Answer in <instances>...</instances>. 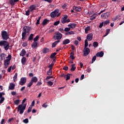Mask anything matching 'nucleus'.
Here are the masks:
<instances>
[{
    "label": "nucleus",
    "instance_id": "nucleus-1",
    "mask_svg": "<svg viewBox=\"0 0 124 124\" xmlns=\"http://www.w3.org/2000/svg\"><path fill=\"white\" fill-rule=\"evenodd\" d=\"M30 31H31V27L28 26H25L22 29V38L21 39L25 40L27 38V35L30 34Z\"/></svg>",
    "mask_w": 124,
    "mask_h": 124
},
{
    "label": "nucleus",
    "instance_id": "nucleus-2",
    "mask_svg": "<svg viewBox=\"0 0 124 124\" xmlns=\"http://www.w3.org/2000/svg\"><path fill=\"white\" fill-rule=\"evenodd\" d=\"M26 100L27 99L24 98L22 100V104L19 105L17 108V111L19 112V114H20V115H22V114L24 113V110H26V107H27V104H25L24 105H23V104H24V103L26 102Z\"/></svg>",
    "mask_w": 124,
    "mask_h": 124
},
{
    "label": "nucleus",
    "instance_id": "nucleus-3",
    "mask_svg": "<svg viewBox=\"0 0 124 124\" xmlns=\"http://www.w3.org/2000/svg\"><path fill=\"white\" fill-rule=\"evenodd\" d=\"M0 46H1V47L3 46L4 49H5L6 51H7V50L9 49V43L7 41H0Z\"/></svg>",
    "mask_w": 124,
    "mask_h": 124
},
{
    "label": "nucleus",
    "instance_id": "nucleus-4",
    "mask_svg": "<svg viewBox=\"0 0 124 124\" xmlns=\"http://www.w3.org/2000/svg\"><path fill=\"white\" fill-rule=\"evenodd\" d=\"M59 12H60V10L58 9H57L53 12H51L50 13L51 18H55L56 16H57V17H60V16H61V13H59Z\"/></svg>",
    "mask_w": 124,
    "mask_h": 124
},
{
    "label": "nucleus",
    "instance_id": "nucleus-5",
    "mask_svg": "<svg viewBox=\"0 0 124 124\" xmlns=\"http://www.w3.org/2000/svg\"><path fill=\"white\" fill-rule=\"evenodd\" d=\"M1 35L3 40H7V39H9V34H8V32L6 31H2L1 32Z\"/></svg>",
    "mask_w": 124,
    "mask_h": 124
},
{
    "label": "nucleus",
    "instance_id": "nucleus-6",
    "mask_svg": "<svg viewBox=\"0 0 124 124\" xmlns=\"http://www.w3.org/2000/svg\"><path fill=\"white\" fill-rule=\"evenodd\" d=\"M62 38V34L60 32H56L55 33V35L53 36L54 39L55 40H61Z\"/></svg>",
    "mask_w": 124,
    "mask_h": 124
},
{
    "label": "nucleus",
    "instance_id": "nucleus-7",
    "mask_svg": "<svg viewBox=\"0 0 124 124\" xmlns=\"http://www.w3.org/2000/svg\"><path fill=\"white\" fill-rule=\"evenodd\" d=\"M91 52V50H90V48L88 47H84V49H83V56L84 57H86L90 54Z\"/></svg>",
    "mask_w": 124,
    "mask_h": 124
},
{
    "label": "nucleus",
    "instance_id": "nucleus-8",
    "mask_svg": "<svg viewBox=\"0 0 124 124\" xmlns=\"http://www.w3.org/2000/svg\"><path fill=\"white\" fill-rule=\"evenodd\" d=\"M26 82H27V78H21L19 82V84L20 85V86H24V85L26 84Z\"/></svg>",
    "mask_w": 124,
    "mask_h": 124
},
{
    "label": "nucleus",
    "instance_id": "nucleus-9",
    "mask_svg": "<svg viewBox=\"0 0 124 124\" xmlns=\"http://www.w3.org/2000/svg\"><path fill=\"white\" fill-rule=\"evenodd\" d=\"M110 16V13L107 12L106 13H103L101 15V17L102 19H107L108 17Z\"/></svg>",
    "mask_w": 124,
    "mask_h": 124
},
{
    "label": "nucleus",
    "instance_id": "nucleus-10",
    "mask_svg": "<svg viewBox=\"0 0 124 124\" xmlns=\"http://www.w3.org/2000/svg\"><path fill=\"white\" fill-rule=\"evenodd\" d=\"M10 63V61H9V60H5L4 61V68H5V69H6V68H7V67H8V65H9Z\"/></svg>",
    "mask_w": 124,
    "mask_h": 124
},
{
    "label": "nucleus",
    "instance_id": "nucleus-11",
    "mask_svg": "<svg viewBox=\"0 0 124 124\" xmlns=\"http://www.w3.org/2000/svg\"><path fill=\"white\" fill-rule=\"evenodd\" d=\"M93 33H89L87 35L86 39L88 40V41H92V40H93Z\"/></svg>",
    "mask_w": 124,
    "mask_h": 124
},
{
    "label": "nucleus",
    "instance_id": "nucleus-12",
    "mask_svg": "<svg viewBox=\"0 0 124 124\" xmlns=\"http://www.w3.org/2000/svg\"><path fill=\"white\" fill-rule=\"evenodd\" d=\"M104 55L103 51H100L96 54L97 57H99L100 58H102Z\"/></svg>",
    "mask_w": 124,
    "mask_h": 124
},
{
    "label": "nucleus",
    "instance_id": "nucleus-13",
    "mask_svg": "<svg viewBox=\"0 0 124 124\" xmlns=\"http://www.w3.org/2000/svg\"><path fill=\"white\" fill-rule=\"evenodd\" d=\"M76 24L73 23H70L68 25V27H70L71 29H75L76 28Z\"/></svg>",
    "mask_w": 124,
    "mask_h": 124
},
{
    "label": "nucleus",
    "instance_id": "nucleus-14",
    "mask_svg": "<svg viewBox=\"0 0 124 124\" xmlns=\"http://www.w3.org/2000/svg\"><path fill=\"white\" fill-rule=\"evenodd\" d=\"M38 80V79L36 77H33L31 79V81L32 83H36L37 81Z\"/></svg>",
    "mask_w": 124,
    "mask_h": 124
},
{
    "label": "nucleus",
    "instance_id": "nucleus-15",
    "mask_svg": "<svg viewBox=\"0 0 124 124\" xmlns=\"http://www.w3.org/2000/svg\"><path fill=\"white\" fill-rule=\"evenodd\" d=\"M27 53V52L26 51V50L25 49H23L21 51L20 53V56L21 57H24L25 55Z\"/></svg>",
    "mask_w": 124,
    "mask_h": 124
},
{
    "label": "nucleus",
    "instance_id": "nucleus-16",
    "mask_svg": "<svg viewBox=\"0 0 124 124\" xmlns=\"http://www.w3.org/2000/svg\"><path fill=\"white\" fill-rule=\"evenodd\" d=\"M73 8L74 9V10H76V11L78 12H80V11H81V10H82V9H81V7H78L77 6H73Z\"/></svg>",
    "mask_w": 124,
    "mask_h": 124
},
{
    "label": "nucleus",
    "instance_id": "nucleus-17",
    "mask_svg": "<svg viewBox=\"0 0 124 124\" xmlns=\"http://www.w3.org/2000/svg\"><path fill=\"white\" fill-rule=\"evenodd\" d=\"M49 22V20L47 19L46 18L44 19V20L42 22V26H46L48 24V22Z\"/></svg>",
    "mask_w": 124,
    "mask_h": 124
},
{
    "label": "nucleus",
    "instance_id": "nucleus-18",
    "mask_svg": "<svg viewBox=\"0 0 124 124\" xmlns=\"http://www.w3.org/2000/svg\"><path fill=\"white\" fill-rule=\"evenodd\" d=\"M70 43V40L68 39H66L65 40H64L62 42V44L63 45H66V44H68Z\"/></svg>",
    "mask_w": 124,
    "mask_h": 124
},
{
    "label": "nucleus",
    "instance_id": "nucleus-19",
    "mask_svg": "<svg viewBox=\"0 0 124 124\" xmlns=\"http://www.w3.org/2000/svg\"><path fill=\"white\" fill-rule=\"evenodd\" d=\"M14 88H15V84H14V83H10V85L9 86V89L13 90H14Z\"/></svg>",
    "mask_w": 124,
    "mask_h": 124
},
{
    "label": "nucleus",
    "instance_id": "nucleus-20",
    "mask_svg": "<svg viewBox=\"0 0 124 124\" xmlns=\"http://www.w3.org/2000/svg\"><path fill=\"white\" fill-rule=\"evenodd\" d=\"M26 62H27V60L26 59V57H23L21 59V63L23 65H25L26 64Z\"/></svg>",
    "mask_w": 124,
    "mask_h": 124
},
{
    "label": "nucleus",
    "instance_id": "nucleus-21",
    "mask_svg": "<svg viewBox=\"0 0 124 124\" xmlns=\"http://www.w3.org/2000/svg\"><path fill=\"white\" fill-rule=\"evenodd\" d=\"M37 45H38V43H37L36 42H34L31 44V47L32 48H37Z\"/></svg>",
    "mask_w": 124,
    "mask_h": 124
},
{
    "label": "nucleus",
    "instance_id": "nucleus-22",
    "mask_svg": "<svg viewBox=\"0 0 124 124\" xmlns=\"http://www.w3.org/2000/svg\"><path fill=\"white\" fill-rule=\"evenodd\" d=\"M50 50V49L47 48V47H45L43 48L42 52L43 54H46V53H48L49 51Z\"/></svg>",
    "mask_w": 124,
    "mask_h": 124
},
{
    "label": "nucleus",
    "instance_id": "nucleus-23",
    "mask_svg": "<svg viewBox=\"0 0 124 124\" xmlns=\"http://www.w3.org/2000/svg\"><path fill=\"white\" fill-rule=\"evenodd\" d=\"M60 41H60V40H58V41L54 42L52 45V48H55V47L56 46L57 44H58V43H60Z\"/></svg>",
    "mask_w": 124,
    "mask_h": 124
},
{
    "label": "nucleus",
    "instance_id": "nucleus-24",
    "mask_svg": "<svg viewBox=\"0 0 124 124\" xmlns=\"http://www.w3.org/2000/svg\"><path fill=\"white\" fill-rule=\"evenodd\" d=\"M36 6L35 5H32L30 6V9H31V11H33V10H35Z\"/></svg>",
    "mask_w": 124,
    "mask_h": 124
},
{
    "label": "nucleus",
    "instance_id": "nucleus-25",
    "mask_svg": "<svg viewBox=\"0 0 124 124\" xmlns=\"http://www.w3.org/2000/svg\"><path fill=\"white\" fill-rule=\"evenodd\" d=\"M33 34H31L28 38V41H31L33 39Z\"/></svg>",
    "mask_w": 124,
    "mask_h": 124
},
{
    "label": "nucleus",
    "instance_id": "nucleus-26",
    "mask_svg": "<svg viewBox=\"0 0 124 124\" xmlns=\"http://www.w3.org/2000/svg\"><path fill=\"white\" fill-rule=\"evenodd\" d=\"M71 34H74V32L73 31H68L65 33L66 35H71Z\"/></svg>",
    "mask_w": 124,
    "mask_h": 124
},
{
    "label": "nucleus",
    "instance_id": "nucleus-27",
    "mask_svg": "<svg viewBox=\"0 0 124 124\" xmlns=\"http://www.w3.org/2000/svg\"><path fill=\"white\" fill-rule=\"evenodd\" d=\"M57 55V52L52 53L50 56V59H54L55 58V56Z\"/></svg>",
    "mask_w": 124,
    "mask_h": 124
},
{
    "label": "nucleus",
    "instance_id": "nucleus-28",
    "mask_svg": "<svg viewBox=\"0 0 124 124\" xmlns=\"http://www.w3.org/2000/svg\"><path fill=\"white\" fill-rule=\"evenodd\" d=\"M71 66L72 67H71V70L72 71H75V69H76V67H75V64H72Z\"/></svg>",
    "mask_w": 124,
    "mask_h": 124
},
{
    "label": "nucleus",
    "instance_id": "nucleus-29",
    "mask_svg": "<svg viewBox=\"0 0 124 124\" xmlns=\"http://www.w3.org/2000/svg\"><path fill=\"white\" fill-rule=\"evenodd\" d=\"M103 24H104V26H107L108 24H110V20H106L103 22Z\"/></svg>",
    "mask_w": 124,
    "mask_h": 124
},
{
    "label": "nucleus",
    "instance_id": "nucleus-30",
    "mask_svg": "<svg viewBox=\"0 0 124 124\" xmlns=\"http://www.w3.org/2000/svg\"><path fill=\"white\" fill-rule=\"evenodd\" d=\"M93 45L94 48H96L98 46V43L97 42H94Z\"/></svg>",
    "mask_w": 124,
    "mask_h": 124
},
{
    "label": "nucleus",
    "instance_id": "nucleus-31",
    "mask_svg": "<svg viewBox=\"0 0 124 124\" xmlns=\"http://www.w3.org/2000/svg\"><path fill=\"white\" fill-rule=\"evenodd\" d=\"M47 75H52V68H49V70L47 72Z\"/></svg>",
    "mask_w": 124,
    "mask_h": 124
},
{
    "label": "nucleus",
    "instance_id": "nucleus-32",
    "mask_svg": "<svg viewBox=\"0 0 124 124\" xmlns=\"http://www.w3.org/2000/svg\"><path fill=\"white\" fill-rule=\"evenodd\" d=\"M88 45H89V44L88 43V40L86 39L85 40L84 48H87Z\"/></svg>",
    "mask_w": 124,
    "mask_h": 124
},
{
    "label": "nucleus",
    "instance_id": "nucleus-33",
    "mask_svg": "<svg viewBox=\"0 0 124 124\" xmlns=\"http://www.w3.org/2000/svg\"><path fill=\"white\" fill-rule=\"evenodd\" d=\"M91 30V27L90 26H88L85 29V33H88V31Z\"/></svg>",
    "mask_w": 124,
    "mask_h": 124
},
{
    "label": "nucleus",
    "instance_id": "nucleus-34",
    "mask_svg": "<svg viewBox=\"0 0 124 124\" xmlns=\"http://www.w3.org/2000/svg\"><path fill=\"white\" fill-rule=\"evenodd\" d=\"M70 75H71L70 74H67L66 75V81H67V80H69V79H70Z\"/></svg>",
    "mask_w": 124,
    "mask_h": 124
},
{
    "label": "nucleus",
    "instance_id": "nucleus-35",
    "mask_svg": "<svg viewBox=\"0 0 124 124\" xmlns=\"http://www.w3.org/2000/svg\"><path fill=\"white\" fill-rule=\"evenodd\" d=\"M110 32V29H107L106 32L105 33V34L104 35V37L107 36L108 34H109V33Z\"/></svg>",
    "mask_w": 124,
    "mask_h": 124
},
{
    "label": "nucleus",
    "instance_id": "nucleus-36",
    "mask_svg": "<svg viewBox=\"0 0 124 124\" xmlns=\"http://www.w3.org/2000/svg\"><path fill=\"white\" fill-rule=\"evenodd\" d=\"M96 55L94 56L93 58H92V63H93V62H95V60H96Z\"/></svg>",
    "mask_w": 124,
    "mask_h": 124
},
{
    "label": "nucleus",
    "instance_id": "nucleus-37",
    "mask_svg": "<svg viewBox=\"0 0 124 124\" xmlns=\"http://www.w3.org/2000/svg\"><path fill=\"white\" fill-rule=\"evenodd\" d=\"M39 39V35H37L34 39L33 41L34 42H36Z\"/></svg>",
    "mask_w": 124,
    "mask_h": 124
},
{
    "label": "nucleus",
    "instance_id": "nucleus-38",
    "mask_svg": "<svg viewBox=\"0 0 124 124\" xmlns=\"http://www.w3.org/2000/svg\"><path fill=\"white\" fill-rule=\"evenodd\" d=\"M31 109H32V107H31V106H30L28 108V113H31Z\"/></svg>",
    "mask_w": 124,
    "mask_h": 124
},
{
    "label": "nucleus",
    "instance_id": "nucleus-39",
    "mask_svg": "<svg viewBox=\"0 0 124 124\" xmlns=\"http://www.w3.org/2000/svg\"><path fill=\"white\" fill-rule=\"evenodd\" d=\"M32 84H33V82H32L31 80L30 82L27 84L28 88H31Z\"/></svg>",
    "mask_w": 124,
    "mask_h": 124
},
{
    "label": "nucleus",
    "instance_id": "nucleus-40",
    "mask_svg": "<svg viewBox=\"0 0 124 124\" xmlns=\"http://www.w3.org/2000/svg\"><path fill=\"white\" fill-rule=\"evenodd\" d=\"M19 103H20V100L19 99L16 100L14 101V104H15V105H18Z\"/></svg>",
    "mask_w": 124,
    "mask_h": 124
},
{
    "label": "nucleus",
    "instance_id": "nucleus-41",
    "mask_svg": "<svg viewBox=\"0 0 124 124\" xmlns=\"http://www.w3.org/2000/svg\"><path fill=\"white\" fill-rule=\"evenodd\" d=\"M9 3L11 5H14L15 4V2H14V0H10Z\"/></svg>",
    "mask_w": 124,
    "mask_h": 124
},
{
    "label": "nucleus",
    "instance_id": "nucleus-42",
    "mask_svg": "<svg viewBox=\"0 0 124 124\" xmlns=\"http://www.w3.org/2000/svg\"><path fill=\"white\" fill-rule=\"evenodd\" d=\"M71 29V28L69 27V28H64V31H66L67 32L69 31H70Z\"/></svg>",
    "mask_w": 124,
    "mask_h": 124
},
{
    "label": "nucleus",
    "instance_id": "nucleus-43",
    "mask_svg": "<svg viewBox=\"0 0 124 124\" xmlns=\"http://www.w3.org/2000/svg\"><path fill=\"white\" fill-rule=\"evenodd\" d=\"M74 44L76 46H78V45H79V42L78 40H75L74 42Z\"/></svg>",
    "mask_w": 124,
    "mask_h": 124
},
{
    "label": "nucleus",
    "instance_id": "nucleus-44",
    "mask_svg": "<svg viewBox=\"0 0 124 124\" xmlns=\"http://www.w3.org/2000/svg\"><path fill=\"white\" fill-rule=\"evenodd\" d=\"M41 17H39V18L37 20L36 23V25H39V24H40V19H41Z\"/></svg>",
    "mask_w": 124,
    "mask_h": 124
},
{
    "label": "nucleus",
    "instance_id": "nucleus-45",
    "mask_svg": "<svg viewBox=\"0 0 124 124\" xmlns=\"http://www.w3.org/2000/svg\"><path fill=\"white\" fill-rule=\"evenodd\" d=\"M61 22H62V24H65V23H66V19L62 18L61 19Z\"/></svg>",
    "mask_w": 124,
    "mask_h": 124
},
{
    "label": "nucleus",
    "instance_id": "nucleus-46",
    "mask_svg": "<svg viewBox=\"0 0 124 124\" xmlns=\"http://www.w3.org/2000/svg\"><path fill=\"white\" fill-rule=\"evenodd\" d=\"M55 64V63H54V62H52L48 66V67H49V68H51V69L53 68V65Z\"/></svg>",
    "mask_w": 124,
    "mask_h": 124
},
{
    "label": "nucleus",
    "instance_id": "nucleus-47",
    "mask_svg": "<svg viewBox=\"0 0 124 124\" xmlns=\"http://www.w3.org/2000/svg\"><path fill=\"white\" fill-rule=\"evenodd\" d=\"M23 123H24V124H28V123H29V119L28 118H26L23 120Z\"/></svg>",
    "mask_w": 124,
    "mask_h": 124
},
{
    "label": "nucleus",
    "instance_id": "nucleus-48",
    "mask_svg": "<svg viewBox=\"0 0 124 124\" xmlns=\"http://www.w3.org/2000/svg\"><path fill=\"white\" fill-rule=\"evenodd\" d=\"M26 46H28V42H24L22 44V46L23 47H26Z\"/></svg>",
    "mask_w": 124,
    "mask_h": 124
},
{
    "label": "nucleus",
    "instance_id": "nucleus-49",
    "mask_svg": "<svg viewBox=\"0 0 124 124\" xmlns=\"http://www.w3.org/2000/svg\"><path fill=\"white\" fill-rule=\"evenodd\" d=\"M41 85H42V82H41V80H39L37 83L36 86H41Z\"/></svg>",
    "mask_w": 124,
    "mask_h": 124
},
{
    "label": "nucleus",
    "instance_id": "nucleus-50",
    "mask_svg": "<svg viewBox=\"0 0 124 124\" xmlns=\"http://www.w3.org/2000/svg\"><path fill=\"white\" fill-rule=\"evenodd\" d=\"M59 31H61V32H62V33H63V32H64V30H63V28H60Z\"/></svg>",
    "mask_w": 124,
    "mask_h": 124
},
{
    "label": "nucleus",
    "instance_id": "nucleus-51",
    "mask_svg": "<svg viewBox=\"0 0 124 124\" xmlns=\"http://www.w3.org/2000/svg\"><path fill=\"white\" fill-rule=\"evenodd\" d=\"M11 58H12L11 55H9L7 57V59H6V60H7L8 61H10L11 60Z\"/></svg>",
    "mask_w": 124,
    "mask_h": 124
},
{
    "label": "nucleus",
    "instance_id": "nucleus-52",
    "mask_svg": "<svg viewBox=\"0 0 124 124\" xmlns=\"http://www.w3.org/2000/svg\"><path fill=\"white\" fill-rule=\"evenodd\" d=\"M4 53H1L0 57V59L1 60H3V58H4Z\"/></svg>",
    "mask_w": 124,
    "mask_h": 124
},
{
    "label": "nucleus",
    "instance_id": "nucleus-53",
    "mask_svg": "<svg viewBox=\"0 0 124 124\" xmlns=\"http://www.w3.org/2000/svg\"><path fill=\"white\" fill-rule=\"evenodd\" d=\"M63 70H65V71H67V70H68V66H64L63 67Z\"/></svg>",
    "mask_w": 124,
    "mask_h": 124
},
{
    "label": "nucleus",
    "instance_id": "nucleus-54",
    "mask_svg": "<svg viewBox=\"0 0 124 124\" xmlns=\"http://www.w3.org/2000/svg\"><path fill=\"white\" fill-rule=\"evenodd\" d=\"M103 25H104V23H103V22H102V23H100L99 25V28L100 29H102V27H103Z\"/></svg>",
    "mask_w": 124,
    "mask_h": 124
},
{
    "label": "nucleus",
    "instance_id": "nucleus-55",
    "mask_svg": "<svg viewBox=\"0 0 124 124\" xmlns=\"http://www.w3.org/2000/svg\"><path fill=\"white\" fill-rule=\"evenodd\" d=\"M47 85L48 86H53V82L49 81L47 82Z\"/></svg>",
    "mask_w": 124,
    "mask_h": 124
},
{
    "label": "nucleus",
    "instance_id": "nucleus-56",
    "mask_svg": "<svg viewBox=\"0 0 124 124\" xmlns=\"http://www.w3.org/2000/svg\"><path fill=\"white\" fill-rule=\"evenodd\" d=\"M59 24H60V21H57L55 22H54V26H58V25H59Z\"/></svg>",
    "mask_w": 124,
    "mask_h": 124
},
{
    "label": "nucleus",
    "instance_id": "nucleus-57",
    "mask_svg": "<svg viewBox=\"0 0 124 124\" xmlns=\"http://www.w3.org/2000/svg\"><path fill=\"white\" fill-rule=\"evenodd\" d=\"M47 104V102H46V103L42 105V107H44V108H47V107H48V105H46Z\"/></svg>",
    "mask_w": 124,
    "mask_h": 124
},
{
    "label": "nucleus",
    "instance_id": "nucleus-58",
    "mask_svg": "<svg viewBox=\"0 0 124 124\" xmlns=\"http://www.w3.org/2000/svg\"><path fill=\"white\" fill-rule=\"evenodd\" d=\"M5 93L3 92H0V98H2L3 97H2V95H4Z\"/></svg>",
    "mask_w": 124,
    "mask_h": 124
},
{
    "label": "nucleus",
    "instance_id": "nucleus-59",
    "mask_svg": "<svg viewBox=\"0 0 124 124\" xmlns=\"http://www.w3.org/2000/svg\"><path fill=\"white\" fill-rule=\"evenodd\" d=\"M98 15V14H97V12H96L92 15V17H95V18H96V16H97Z\"/></svg>",
    "mask_w": 124,
    "mask_h": 124
},
{
    "label": "nucleus",
    "instance_id": "nucleus-60",
    "mask_svg": "<svg viewBox=\"0 0 124 124\" xmlns=\"http://www.w3.org/2000/svg\"><path fill=\"white\" fill-rule=\"evenodd\" d=\"M0 104L2 103V102H3V101H4V97L3 98H0Z\"/></svg>",
    "mask_w": 124,
    "mask_h": 124
},
{
    "label": "nucleus",
    "instance_id": "nucleus-61",
    "mask_svg": "<svg viewBox=\"0 0 124 124\" xmlns=\"http://www.w3.org/2000/svg\"><path fill=\"white\" fill-rule=\"evenodd\" d=\"M52 78H53V76H47L46 80H48V79H51Z\"/></svg>",
    "mask_w": 124,
    "mask_h": 124
},
{
    "label": "nucleus",
    "instance_id": "nucleus-62",
    "mask_svg": "<svg viewBox=\"0 0 124 124\" xmlns=\"http://www.w3.org/2000/svg\"><path fill=\"white\" fill-rule=\"evenodd\" d=\"M92 70V69H91V68H90V67H88L87 69H86V71L87 72H89V73H90V72H91V71Z\"/></svg>",
    "mask_w": 124,
    "mask_h": 124
},
{
    "label": "nucleus",
    "instance_id": "nucleus-63",
    "mask_svg": "<svg viewBox=\"0 0 124 124\" xmlns=\"http://www.w3.org/2000/svg\"><path fill=\"white\" fill-rule=\"evenodd\" d=\"M94 19H95V17L93 16V15H92V16H90V20L91 21H93V20H94Z\"/></svg>",
    "mask_w": 124,
    "mask_h": 124
},
{
    "label": "nucleus",
    "instance_id": "nucleus-64",
    "mask_svg": "<svg viewBox=\"0 0 124 124\" xmlns=\"http://www.w3.org/2000/svg\"><path fill=\"white\" fill-rule=\"evenodd\" d=\"M11 69H12V66H10L9 68L8 69V72H10L11 71Z\"/></svg>",
    "mask_w": 124,
    "mask_h": 124
}]
</instances>
